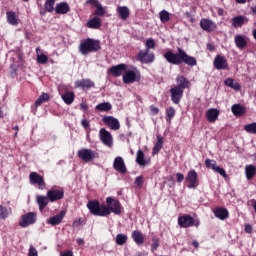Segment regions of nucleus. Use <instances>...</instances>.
I'll list each match as a JSON object with an SVG mask.
<instances>
[{
    "instance_id": "obj_59",
    "label": "nucleus",
    "mask_w": 256,
    "mask_h": 256,
    "mask_svg": "<svg viewBox=\"0 0 256 256\" xmlns=\"http://www.w3.org/2000/svg\"><path fill=\"white\" fill-rule=\"evenodd\" d=\"M244 231L245 233H253V226L251 224H245Z\"/></svg>"
},
{
    "instance_id": "obj_25",
    "label": "nucleus",
    "mask_w": 256,
    "mask_h": 256,
    "mask_svg": "<svg viewBox=\"0 0 256 256\" xmlns=\"http://www.w3.org/2000/svg\"><path fill=\"white\" fill-rule=\"evenodd\" d=\"M206 119L209 123H215L219 119V110L217 108H210L206 111Z\"/></svg>"
},
{
    "instance_id": "obj_10",
    "label": "nucleus",
    "mask_w": 256,
    "mask_h": 256,
    "mask_svg": "<svg viewBox=\"0 0 256 256\" xmlns=\"http://www.w3.org/2000/svg\"><path fill=\"white\" fill-rule=\"evenodd\" d=\"M136 59L144 65H149V63L155 61V53L151 52V50H142L137 54Z\"/></svg>"
},
{
    "instance_id": "obj_19",
    "label": "nucleus",
    "mask_w": 256,
    "mask_h": 256,
    "mask_svg": "<svg viewBox=\"0 0 256 256\" xmlns=\"http://www.w3.org/2000/svg\"><path fill=\"white\" fill-rule=\"evenodd\" d=\"M200 27L203 29V31H206L207 33H211L212 31H215L217 29V24L213 22V20L202 18L200 20Z\"/></svg>"
},
{
    "instance_id": "obj_12",
    "label": "nucleus",
    "mask_w": 256,
    "mask_h": 256,
    "mask_svg": "<svg viewBox=\"0 0 256 256\" xmlns=\"http://www.w3.org/2000/svg\"><path fill=\"white\" fill-rule=\"evenodd\" d=\"M46 195L50 203H55V201H61L65 197V190L63 188L55 189V187H52L47 191Z\"/></svg>"
},
{
    "instance_id": "obj_46",
    "label": "nucleus",
    "mask_w": 256,
    "mask_h": 256,
    "mask_svg": "<svg viewBox=\"0 0 256 256\" xmlns=\"http://www.w3.org/2000/svg\"><path fill=\"white\" fill-rule=\"evenodd\" d=\"M173 117H175V108L169 107L166 109V122L171 123Z\"/></svg>"
},
{
    "instance_id": "obj_40",
    "label": "nucleus",
    "mask_w": 256,
    "mask_h": 256,
    "mask_svg": "<svg viewBox=\"0 0 256 256\" xmlns=\"http://www.w3.org/2000/svg\"><path fill=\"white\" fill-rule=\"evenodd\" d=\"M245 25V17L242 15L235 16L232 18V26L235 28L237 27H243Z\"/></svg>"
},
{
    "instance_id": "obj_24",
    "label": "nucleus",
    "mask_w": 256,
    "mask_h": 256,
    "mask_svg": "<svg viewBox=\"0 0 256 256\" xmlns=\"http://www.w3.org/2000/svg\"><path fill=\"white\" fill-rule=\"evenodd\" d=\"M75 87H81V89L85 91V89H91L92 87H95V82L91 79L77 80L75 82Z\"/></svg>"
},
{
    "instance_id": "obj_45",
    "label": "nucleus",
    "mask_w": 256,
    "mask_h": 256,
    "mask_svg": "<svg viewBox=\"0 0 256 256\" xmlns=\"http://www.w3.org/2000/svg\"><path fill=\"white\" fill-rule=\"evenodd\" d=\"M127 239H129V237L126 234H118L116 235V243L118 245H125V243H127Z\"/></svg>"
},
{
    "instance_id": "obj_37",
    "label": "nucleus",
    "mask_w": 256,
    "mask_h": 256,
    "mask_svg": "<svg viewBox=\"0 0 256 256\" xmlns=\"http://www.w3.org/2000/svg\"><path fill=\"white\" fill-rule=\"evenodd\" d=\"M117 12L119 14L120 19H122V21H127V19H129L130 12L127 6L118 7Z\"/></svg>"
},
{
    "instance_id": "obj_43",
    "label": "nucleus",
    "mask_w": 256,
    "mask_h": 256,
    "mask_svg": "<svg viewBox=\"0 0 256 256\" xmlns=\"http://www.w3.org/2000/svg\"><path fill=\"white\" fill-rule=\"evenodd\" d=\"M50 97L47 93H42L38 99L35 101L36 107H39V105H43V103H47L49 101Z\"/></svg>"
},
{
    "instance_id": "obj_53",
    "label": "nucleus",
    "mask_w": 256,
    "mask_h": 256,
    "mask_svg": "<svg viewBox=\"0 0 256 256\" xmlns=\"http://www.w3.org/2000/svg\"><path fill=\"white\" fill-rule=\"evenodd\" d=\"M101 3L99 0H86L85 5H91V7L97 8Z\"/></svg>"
},
{
    "instance_id": "obj_9",
    "label": "nucleus",
    "mask_w": 256,
    "mask_h": 256,
    "mask_svg": "<svg viewBox=\"0 0 256 256\" xmlns=\"http://www.w3.org/2000/svg\"><path fill=\"white\" fill-rule=\"evenodd\" d=\"M29 181L31 185H37L40 191L47 189V183H45V178L37 172H31L29 175Z\"/></svg>"
},
{
    "instance_id": "obj_55",
    "label": "nucleus",
    "mask_w": 256,
    "mask_h": 256,
    "mask_svg": "<svg viewBox=\"0 0 256 256\" xmlns=\"http://www.w3.org/2000/svg\"><path fill=\"white\" fill-rule=\"evenodd\" d=\"M135 185L141 189L143 187V176H137L134 181Z\"/></svg>"
},
{
    "instance_id": "obj_36",
    "label": "nucleus",
    "mask_w": 256,
    "mask_h": 256,
    "mask_svg": "<svg viewBox=\"0 0 256 256\" xmlns=\"http://www.w3.org/2000/svg\"><path fill=\"white\" fill-rule=\"evenodd\" d=\"M55 2L56 0H46L44 4L45 11H41L40 14L45 15V13H53V11H55Z\"/></svg>"
},
{
    "instance_id": "obj_3",
    "label": "nucleus",
    "mask_w": 256,
    "mask_h": 256,
    "mask_svg": "<svg viewBox=\"0 0 256 256\" xmlns=\"http://www.w3.org/2000/svg\"><path fill=\"white\" fill-rule=\"evenodd\" d=\"M106 204L107 205L104 204L106 217L111 215V213H114V215H121V213H123V205H121L119 200L114 199L113 197H107Z\"/></svg>"
},
{
    "instance_id": "obj_13",
    "label": "nucleus",
    "mask_w": 256,
    "mask_h": 256,
    "mask_svg": "<svg viewBox=\"0 0 256 256\" xmlns=\"http://www.w3.org/2000/svg\"><path fill=\"white\" fill-rule=\"evenodd\" d=\"M102 121L104 125L109 127L112 131H119V129H121V123H119V120L113 116H104Z\"/></svg>"
},
{
    "instance_id": "obj_61",
    "label": "nucleus",
    "mask_w": 256,
    "mask_h": 256,
    "mask_svg": "<svg viewBox=\"0 0 256 256\" xmlns=\"http://www.w3.org/2000/svg\"><path fill=\"white\" fill-rule=\"evenodd\" d=\"M206 49H207L208 51L213 52V51H215V46H214L213 44H211V43H208V44L206 45Z\"/></svg>"
},
{
    "instance_id": "obj_15",
    "label": "nucleus",
    "mask_w": 256,
    "mask_h": 256,
    "mask_svg": "<svg viewBox=\"0 0 256 256\" xmlns=\"http://www.w3.org/2000/svg\"><path fill=\"white\" fill-rule=\"evenodd\" d=\"M205 165L207 169H213L215 173H218L219 175H221V177L227 179V172L225 171V169L217 166V161L207 158L205 160Z\"/></svg>"
},
{
    "instance_id": "obj_29",
    "label": "nucleus",
    "mask_w": 256,
    "mask_h": 256,
    "mask_svg": "<svg viewBox=\"0 0 256 256\" xmlns=\"http://www.w3.org/2000/svg\"><path fill=\"white\" fill-rule=\"evenodd\" d=\"M36 203L39 206V210L43 211L45 207L49 205V198L47 196L39 195L36 197Z\"/></svg>"
},
{
    "instance_id": "obj_51",
    "label": "nucleus",
    "mask_w": 256,
    "mask_h": 256,
    "mask_svg": "<svg viewBox=\"0 0 256 256\" xmlns=\"http://www.w3.org/2000/svg\"><path fill=\"white\" fill-rule=\"evenodd\" d=\"M145 47L146 51H151V49H155V40L153 38L146 40Z\"/></svg>"
},
{
    "instance_id": "obj_4",
    "label": "nucleus",
    "mask_w": 256,
    "mask_h": 256,
    "mask_svg": "<svg viewBox=\"0 0 256 256\" xmlns=\"http://www.w3.org/2000/svg\"><path fill=\"white\" fill-rule=\"evenodd\" d=\"M87 209H89L91 215H95L96 217H106L105 214V204L99 203V200H90L86 205Z\"/></svg>"
},
{
    "instance_id": "obj_33",
    "label": "nucleus",
    "mask_w": 256,
    "mask_h": 256,
    "mask_svg": "<svg viewBox=\"0 0 256 256\" xmlns=\"http://www.w3.org/2000/svg\"><path fill=\"white\" fill-rule=\"evenodd\" d=\"M62 100L66 105H72L73 101H75V92L68 91L61 95Z\"/></svg>"
},
{
    "instance_id": "obj_22",
    "label": "nucleus",
    "mask_w": 256,
    "mask_h": 256,
    "mask_svg": "<svg viewBox=\"0 0 256 256\" xmlns=\"http://www.w3.org/2000/svg\"><path fill=\"white\" fill-rule=\"evenodd\" d=\"M63 219H65V211L62 210L59 214L50 217V218L46 221V223H47L48 225H53V226H55V225L61 224L62 221H63Z\"/></svg>"
},
{
    "instance_id": "obj_35",
    "label": "nucleus",
    "mask_w": 256,
    "mask_h": 256,
    "mask_svg": "<svg viewBox=\"0 0 256 256\" xmlns=\"http://www.w3.org/2000/svg\"><path fill=\"white\" fill-rule=\"evenodd\" d=\"M163 138L161 135L157 136V141L152 149V155H159V151L163 149Z\"/></svg>"
},
{
    "instance_id": "obj_58",
    "label": "nucleus",
    "mask_w": 256,
    "mask_h": 256,
    "mask_svg": "<svg viewBox=\"0 0 256 256\" xmlns=\"http://www.w3.org/2000/svg\"><path fill=\"white\" fill-rule=\"evenodd\" d=\"M176 179L178 183H182V181L185 179V175H183L182 173L178 172L176 173Z\"/></svg>"
},
{
    "instance_id": "obj_1",
    "label": "nucleus",
    "mask_w": 256,
    "mask_h": 256,
    "mask_svg": "<svg viewBox=\"0 0 256 256\" xmlns=\"http://www.w3.org/2000/svg\"><path fill=\"white\" fill-rule=\"evenodd\" d=\"M163 57L170 65H181V63H185L189 67H195L197 65V58L189 56L183 48H177V53H173L171 50L166 51Z\"/></svg>"
},
{
    "instance_id": "obj_16",
    "label": "nucleus",
    "mask_w": 256,
    "mask_h": 256,
    "mask_svg": "<svg viewBox=\"0 0 256 256\" xmlns=\"http://www.w3.org/2000/svg\"><path fill=\"white\" fill-rule=\"evenodd\" d=\"M213 65L218 71H225L229 69V62H227V58H225V56L216 55Z\"/></svg>"
},
{
    "instance_id": "obj_38",
    "label": "nucleus",
    "mask_w": 256,
    "mask_h": 256,
    "mask_svg": "<svg viewBox=\"0 0 256 256\" xmlns=\"http://www.w3.org/2000/svg\"><path fill=\"white\" fill-rule=\"evenodd\" d=\"M224 84L227 87H230L231 89H234V91H240L241 90V84H239L237 81H235V79L227 78L224 81Z\"/></svg>"
},
{
    "instance_id": "obj_14",
    "label": "nucleus",
    "mask_w": 256,
    "mask_h": 256,
    "mask_svg": "<svg viewBox=\"0 0 256 256\" xmlns=\"http://www.w3.org/2000/svg\"><path fill=\"white\" fill-rule=\"evenodd\" d=\"M99 138L106 147H113V136L111 135V132L107 131V129H100Z\"/></svg>"
},
{
    "instance_id": "obj_8",
    "label": "nucleus",
    "mask_w": 256,
    "mask_h": 256,
    "mask_svg": "<svg viewBox=\"0 0 256 256\" xmlns=\"http://www.w3.org/2000/svg\"><path fill=\"white\" fill-rule=\"evenodd\" d=\"M34 223H37V213L28 212L21 216L18 225L25 229V227H29V225H34Z\"/></svg>"
},
{
    "instance_id": "obj_18",
    "label": "nucleus",
    "mask_w": 256,
    "mask_h": 256,
    "mask_svg": "<svg viewBox=\"0 0 256 256\" xmlns=\"http://www.w3.org/2000/svg\"><path fill=\"white\" fill-rule=\"evenodd\" d=\"M113 169L118 173H121L122 175H125V173H127V166L125 165V160H123V157L117 156L114 159Z\"/></svg>"
},
{
    "instance_id": "obj_5",
    "label": "nucleus",
    "mask_w": 256,
    "mask_h": 256,
    "mask_svg": "<svg viewBox=\"0 0 256 256\" xmlns=\"http://www.w3.org/2000/svg\"><path fill=\"white\" fill-rule=\"evenodd\" d=\"M178 225L181 229H189V227H199L201 221L193 218V216L186 214L178 217Z\"/></svg>"
},
{
    "instance_id": "obj_41",
    "label": "nucleus",
    "mask_w": 256,
    "mask_h": 256,
    "mask_svg": "<svg viewBox=\"0 0 256 256\" xmlns=\"http://www.w3.org/2000/svg\"><path fill=\"white\" fill-rule=\"evenodd\" d=\"M41 51V48H36V53H37V63L40 65H45L49 61V57L45 54H39Z\"/></svg>"
},
{
    "instance_id": "obj_26",
    "label": "nucleus",
    "mask_w": 256,
    "mask_h": 256,
    "mask_svg": "<svg viewBox=\"0 0 256 256\" xmlns=\"http://www.w3.org/2000/svg\"><path fill=\"white\" fill-rule=\"evenodd\" d=\"M71 8L69 7V4L67 2H60L56 4L55 12L57 15H67Z\"/></svg>"
},
{
    "instance_id": "obj_50",
    "label": "nucleus",
    "mask_w": 256,
    "mask_h": 256,
    "mask_svg": "<svg viewBox=\"0 0 256 256\" xmlns=\"http://www.w3.org/2000/svg\"><path fill=\"white\" fill-rule=\"evenodd\" d=\"M160 245L161 244L159 243V238H157V237L152 238V245H151L152 253H155V251H157V249H159Z\"/></svg>"
},
{
    "instance_id": "obj_44",
    "label": "nucleus",
    "mask_w": 256,
    "mask_h": 256,
    "mask_svg": "<svg viewBox=\"0 0 256 256\" xmlns=\"http://www.w3.org/2000/svg\"><path fill=\"white\" fill-rule=\"evenodd\" d=\"M159 17H160L161 23H168V21H170V19H171V14H169V12H167V10H162L159 13Z\"/></svg>"
},
{
    "instance_id": "obj_60",
    "label": "nucleus",
    "mask_w": 256,
    "mask_h": 256,
    "mask_svg": "<svg viewBox=\"0 0 256 256\" xmlns=\"http://www.w3.org/2000/svg\"><path fill=\"white\" fill-rule=\"evenodd\" d=\"M80 109H81L82 111H87V110L89 109V105H87V103H85V102H82V103L80 104Z\"/></svg>"
},
{
    "instance_id": "obj_48",
    "label": "nucleus",
    "mask_w": 256,
    "mask_h": 256,
    "mask_svg": "<svg viewBox=\"0 0 256 256\" xmlns=\"http://www.w3.org/2000/svg\"><path fill=\"white\" fill-rule=\"evenodd\" d=\"M9 217V211L7 208L0 204V219H7Z\"/></svg>"
},
{
    "instance_id": "obj_34",
    "label": "nucleus",
    "mask_w": 256,
    "mask_h": 256,
    "mask_svg": "<svg viewBox=\"0 0 256 256\" xmlns=\"http://www.w3.org/2000/svg\"><path fill=\"white\" fill-rule=\"evenodd\" d=\"M88 29H99L102 25L101 18L95 16L87 22Z\"/></svg>"
},
{
    "instance_id": "obj_11",
    "label": "nucleus",
    "mask_w": 256,
    "mask_h": 256,
    "mask_svg": "<svg viewBox=\"0 0 256 256\" xmlns=\"http://www.w3.org/2000/svg\"><path fill=\"white\" fill-rule=\"evenodd\" d=\"M185 181L188 184V189H197L199 187V175L197 174V171L195 169H192L188 171Z\"/></svg>"
},
{
    "instance_id": "obj_31",
    "label": "nucleus",
    "mask_w": 256,
    "mask_h": 256,
    "mask_svg": "<svg viewBox=\"0 0 256 256\" xmlns=\"http://www.w3.org/2000/svg\"><path fill=\"white\" fill-rule=\"evenodd\" d=\"M234 43H235L236 47L238 49H240L241 51H243V49H245V47H247V40L245 39V37H243L241 35L235 36Z\"/></svg>"
},
{
    "instance_id": "obj_30",
    "label": "nucleus",
    "mask_w": 256,
    "mask_h": 256,
    "mask_svg": "<svg viewBox=\"0 0 256 256\" xmlns=\"http://www.w3.org/2000/svg\"><path fill=\"white\" fill-rule=\"evenodd\" d=\"M6 17H7V23H9V25H14V26L19 25V18H17V14L14 11H7Z\"/></svg>"
},
{
    "instance_id": "obj_39",
    "label": "nucleus",
    "mask_w": 256,
    "mask_h": 256,
    "mask_svg": "<svg viewBox=\"0 0 256 256\" xmlns=\"http://www.w3.org/2000/svg\"><path fill=\"white\" fill-rule=\"evenodd\" d=\"M136 163L140 165V167H145V165H147V161H145V153L142 150H138L136 153Z\"/></svg>"
},
{
    "instance_id": "obj_6",
    "label": "nucleus",
    "mask_w": 256,
    "mask_h": 256,
    "mask_svg": "<svg viewBox=\"0 0 256 256\" xmlns=\"http://www.w3.org/2000/svg\"><path fill=\"white\" fill-rule=\"evenodd\" d=\"M122 81L125 85H129L131 83L141 81V72L137 70V68H133L132 70H127L122 76Z\"/></svg>"
},
{
    "instance_id": "obj_47",
    "label": "nucleus",
    "mask_w": 256,
    "mask_h": 256,
    "mask_svg": "<svg viewBox=\"0 0 256 256\" xmlns=\"http://www.w3.org/2000/svg\"><path fill=\"white\" fill-rule=\"evenodd\" d=\"M244 131H246V133H250L251 135H256V122L245 125Z\"/></svg>"
},
{
    "instance_id": "obj_57",
    "label": "nucleus",
    "mask_w": 256,
    "mask_h": 256,
    "mask_svg": "<svg viewBox=\"0 0 256 256\" xmlns=\"http://www.w3.org/2000/svg\"><path fill=\"white\" fill-rule=\"evenodd\" d=\"M150 111L152 115H159V108H157L155 105L150 106Z\"/></svg>"
},
{
    "instance_id": "obj_42",
    "label": "nucleus",
    "mask_w": 256,
    "mask_h": 256,
    "mask_svg": "<svg viewBox=\"0 0 256 256\" xmlns=\"http://www.w3.org/2000/svg\"><path fill=\"white\" fill-rule=\"evenodd\" d=\"M113 109V106L109 102H103L98 105H96V111H111Z\"/></svg>"
},
{
    "instance_id": "obj_64",
    "label": "nucleus",
    "mask_w": 256,
    "mask_h": 256,
    "mask_svg": "<svg viewBox=\"0 0 256 256\" xmlns=\"http://www.w3.org/2000/svg\"><path fill=\"white\" fill-rule=\"evenodd\" d=\"M192 245H193V247H195L196 249H197V247H199V242H197V241H193L192 242Z\"/></svg>"
},
{
    "instance_id": "obj_7",
    "label": "nucleus",
    "mask_w": 256,
    "mask_h": 256,
    "mask_svg": "<svg viewBox=\"0 0 256 256\" xmlns=\"http://www.w3.org/2000/svg\"><path fill=\"white\" fill-rule=\"evenodd\" d=\"M77 157L79 159H81L82 161H84L85 163H91V161H93L99 157V153H97L91 149L82 148V149L78 150Z\"/></svg>"
},
{
    "instance_id": "obj_2",
    "label": "nucleus",
    "mask_w": 256,
    "mask_h": 256,
    "mask_svg": "<svg viewBox=\"0 0 256 256\" xmlns=\"http://www.w3.org/2000/svg\"><path fill=\"white\" fill-rule=\"evenodd\" d=\"M78 50L79 53H81V55L97 53L98 51H101V41L92 38H87L80 43Z\"/></svg>"
},
{
    "instance_id": "obj_28",
    "label": "nucleus",
    "mask_w": 256,
    "mask_h": 256,
    "mask_svg": "<svg viewBox=\"0 0 256 256\" xmlns=\"http://www.w3.org/2000/svg\"><path fill=\"white\" fill-rule=\"evenodd\" d=\"M231 111L235 117H243L247 113V109L241 104L232 105Z\"/></svg>"
},
{
    "instance_id": "obj_56",
    "label": "nucleus",
    "mask_w": 256,
    "mask_h": 256,
    "mask_svg": "<svg viewBox=\"0 0 256 256\" xmlns=\"http://www.w3.org/2000/svg\"><path fill=\"white\" fill-rule=\"evenodd\" d=\"M81 125L84 129H89L91 127V124L88 122L86 118L81 120Z\"/></svg>"
},
{
    "instance_id": "obj_62",
    "label": "nucleus",
    "mask_w": 256,
    "mask_h": 256,
    "mask_svg": "<svg viewBox=\"0 0 256 256\" xmlns=\"http://www.w3.org/2000/svg\"><path fill=\"white\" fill-rule=\"evenodd\" d=\"M61 256H73V251L67 250L64 253H61Z\"/></svg>"
},
{
    "instance_id": "obj_21",
    "label": "nucleus",
    "mask_w": 256,
    "mask_h": 256,
    "mask_svg": "<svg viewBox=\"0 0 256 256\" xmlns=\"http://www.w3.org/2000/svg\"><path fill=\"white\" fill-rule=\"evenodd\" d=\"M177 85L175 87L182 89V91H185V89H189L191 82L189 79L185 78V76H177L176 78Z\"/></svg>"
},
{
    "instance_id": "obj_27",
    "label": "nucleus",
    "mask_w": 256,
    "mask_h": 256,
    "mask_svg": "<svg viewBox=\"0 0 256 256\" xmlns=\"http://www.w3.org/2000/svg\"><path fill=\"white\" fill-rule=\"evenodd\" d=\"M131 237L134 243H136L138 246H141L143 243H145V235H143L142 231L134 230L131 234Z\"/></svg>"
},
{
    "instance_id": "obj_20",
    "label": "nucleus",
    "mask_w": 256,
    "mask_h": 256,
    "mask_svg": "<svg viewBox=\"0 0 256 256\" xmlns=\"http://www.w3.org/2000/svg\"><path fill=\"white\" fill-rule=\"evenodd\" d=\"M125 71H127V64H118L109 69V73L112 77H121Z\"/></svg>"
},
{
    "instance_id": "obj_54",
    "label": "nucleus",
    "mask_w": 256,
    "mask_h": 256,
    "mask_svg": "<svg viewBox=\"0 0 256 256\" xmlns=\"http://www.w3.org/2000/svg\"><path fill=\"white\" fill-rule=\"evenodd\" d=\"M81 225H83V218L75 219L72 223V227L74 229H77V227H81Z\"/></svg>"
},
{
    "instance_id": "obj_52",
    "label": "nucleus",
    "mask_w": 256,
    "mask_h": 256,
    "mask_svg": "<svg viewBox=\"0 0 256 256\" xmlns=\"http://www.w3.org/2000/svg\"><path fill=\"white\" fill-rule=\"evenodd\" d=\"M27 256H39V252L37 251V248H35V246L33 245H30Z\"/></svg>"
},
{
    "instance_id": "obj_63",
    "label": "nucleus",
    "mask_w": 256,
    "mask_h": 256,
    "mask_svg": "<svg viewBox=\"0 0 256 256\" xmlns=\"http://www.w3.org/2000/svg\"><path fill=\"white\" fill-rule=\"evenodd\" d=\"M76 242L78 243V245H83V243H85V240H83L82 238H78Z\"/></svg>"
},
{
    "instance_id": "obj_17",
    "label": "nucleus",
    "mask_w": 256,
    "mask_h": 256,
    "mask_svg": "<svg viewBox=\"0 0 256 256\" xmlns=\"http://www.w3.org/2000/svg\"><path fill=\"white\" fill-rule=\"evenodd\" d=\"M184 91L185 90H182L181 88H177V86L172 87L170 89L172 103L179 105V103H181V99H183Z\"/></svg>"
},
{
    "instance_id": "obj_32",
    "label": "nucleus",
    "mask_w": 256,
    "mask_h": 256,
    "mask_svg": "<svg viewBox=\"0 0 256 256\" xmlns=\"http://www.w3.org/2000/svg\"><path fill=\"white\" fill-rule=\"evenodd\" d=\"M256 175V167L255 165H246L245 166V176L247 181H251L253 179V177H255Z\"/></svg>"
},
{
    "instance_id": "obj_49",
    "label": "nucleus",
    "mask_w": 256,
    "mask_h": 256,
    "mask_svg": "<svg viewBox=\"0 0 256 256\" xmlns=\"http://www.w3.org/2000/svg\"><path fill=\"white\" fill-rule=\"evenodd\" d=\"M105 13V8L103 7V5L100 4L94 11L93 15H96L97 17H103Z\"/></svg>"
},
{
    "instance_id": "obj_23",
    "label": "nucleus",
    "mask_w": 256,
    "mask_h": 256,
    "mask_svg": "<svg viewBox=\"0 0 256 256\" xmlns=\"http://www.w3.org/2000/svg\"><path fill=\"white\" fill-rule=\"evenodd\" d=\"M213 213L217 219H220V221H225V219L229 217V210H227V208L217 207L214 209Z\"/></svg>"
}]
</instances>
